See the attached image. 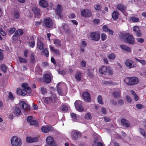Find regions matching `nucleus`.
<instances>
[{
  "mask_svg": "<svg viewBox=\"0 0 146 146\" xmlns=\"http://www.w3.org/2000/svg\"><path fill=\"white\" fill-rule=\"evenodd\" d=\"M120 38L125 42L129 44H133L134 43V38L132 35H130L128 33H121Z\"/></svg>",
  "mask_w": 146,
  "mask_h": 146,
  "instance_id": "1",
  "label": "nucleus"
},
{
  "mask_svg": "<svg viewBox=\"0 0 146 146\" xmlns=\"http://www.w3.org/2000/svg\"><path fill=\"white\" fill-rule=\"evenodd\" d=\"M22 87L23 88L22 89L17 88V94L19 95L25 96L28 92L31 93V88L29 87L28 84L26 83H23Z\"/></svg>",
  "mask_w": 146,
  "mask_h": 146,
  "instance_id": "2",
  "label": "nucleus"
},
{
  "mask_svg": "<svg viewBox=\"0 0 146 146\" xmlns=\"http://www.w3.org/2000/svg\"><path fill=\"white\" fill-rule=\"evenodd\" d=\"M11 143L12 146H21L22 144L21 139L16 136L12 137L11 139Z\"/></svg>",
  "mask_w": 146,
  "mask_h": 146,
  "instance_id": "3",
  "label": "nucleus"
},
{
  "mask_svg": "<svg viewBox=\"0 0 146 146\" xmlns=\"http://www.w3.org/2000/svg\"><path fill=\"white\" fill-rule=\"evenodd\" d=\"M19 104L20 108L24 110V112L25 114H27L29 113L30 110V107L25 102H19Z\"/></svg>",
  "mask_w": 146,
  "mask_h": 146,
  "instance_id": "4",
  "label": "nucleus"
},
{
  "mask_svg": "<svg viewBox=\"0 0 146 146\" xmlns=\"http://www.w3.org/2000/svg\"><path fill=\"white\" fill-rule=\"evenodd\" d=\"M90 36L92 40L96 41H98L100 38V33L99 31L91 32Z\"/></svg>",
  "mask_w": 146,
  "mask_h": 146,
  "instance_id": "5",
  "label": "nucleus"
},
{
  "mask_svg": "<svg viewBox=\"0 0 146 146\" xmlns=\"http://www.w3.org/2000/svg\"><path fill=\"white\" fill-rule=\"evenodd\" d=\"M74 104L76 109L77 111L80 112L83 111L84 109L82 106V101L79 100H76Z\"/></svg>",
  "mask_w": 146,
  "mask_h": 146,
  "instance_id": "6",
  "label": "nucleus"
},
{
  "mask_svg": "<svg viewBox=\"0 0 146 146\" xmlns=\"http://www.w3.org/2000/svg\"><path fill=\"white\" fill-rule=\"evenodd\" d=\"M63 86H65L66 87V84L64 83H59L57 85V89L58 94L62 96H65L66 94V92H62L60 88H62Z\"/></svg>",
  "mask_w": 146,
  "mask_h": 146,
  "instance_id": "7",
  "label": "nucleus"
},
{
  "mask_svg": "<svg viewBox=\"0 0 146 146\" xmlns=\"http://www.w3.org/2000/svg\"><path fill=\"white\" fill-rule=\"evenodd\" d=\"M82 16L84 17H89L91 16L92 13L90 10L88 9H82L81 11Z\"/></svg>",
  "mask_w": 146,
  "mask_h": 146,
  "instance_id": "8",
  "label": "nucleus"
},
{
  "mask_svg": "<svg viewBox=\"0 0 146 146\" xmlns=\"http://www.w3.org/2000/svg\"><path fill=\"white\" fill-rule=\"evenodd\" d=\"M81 135V133L78 131L76 130H73L71 131V137L73 139H77L78 138L80 137Z\"/></svg>",
  "mask_w": 146,
  "mask_h": 146,
  "instance_id": "9",
  "label": "nucleus"
},
{
  "mask_svg": "<svg viewBox=\"0 0 146 146\" xmlns=\"http://www.w3.org/2000/svg\"><path fill=\"white\" fill-rule=\"evenodd\" d=\"M82 98L84 101L87 102H90L91 100L90 94L87 91H85L83 93Z\"/></svg>",
  "mask_w": 146,
  "mask_h": 146,
  "instance_id": "10",
  "label": "nucleus"
},
{
  "mask_svg": "<svg viewBox=\"0 0 146 146\" xmlns=\"http://www.w3.org/2000/svg\"><path fill=\"white\" fill-rule=\"evenodd\" d=\"M46 143L51 146H57L54 142L53 138L50 136L47 137L46 139Z\"/></svg>",
  "mask_w": 146,
  "mask_h": 146,
  "instance_id": "11",
  "label": "nucleus"
},
{
  "mask_svg": "<svg viewBox=\"0 0 146 146\" xmlns=\"http://www.w3.org/2000/svg\"><path fill=\"white\" fill-rule=\"evenodd\" d=\"M46 97L45 98V101L47 104H48L51 102H55L57 99L54 94H53L51 97Z\"/></svg>",
  "mask_w": 146,
  "mask_h": 146,
  "instance_id": "12",
  "label": "nucleus"
},
{
  "mask_svg": "<svg viewBox=\"0 0 146 146\" xmlns=\"http://www.w3.org/2000/svg\"><path fill=\"white\" fill-rule=\"evenodd\" d=\"M53 128L50 126H43L41 127L42 131L45 133H48L53 130Z\"/></svg>",
  "mask_w": 146,
  "mask_h": 146,
  "instance_id": "13",
  "label": "nucleus"
},
{
  "mask_svg": "<svg viewBox=\"0 0 146 146\" xmlns=\"http://www.w3.org/2000/svg\"><path fill=\"white\" fill-rule=\"evenodd\" d=\"M108 66L103 65L101 66L99 69L100 73L102 74L106 75L107 73Z\"/></svg>",
  "mask_w": 146,
  "mask_h": 146,
  "instance_id": "14",
  "label": "nucleus"
},
{
  "mask_svg": "<svg viewBox=\"0 0 146 146\" xmlns=\"http://www.w3.org/2000/svg\"><path fill=\"white\" fill-rule=\"evenodd\" d=\"M44 23L45 25L48 27L50 28L53 26L52 22L49 18H47L45 19Z\"/></svg>",
  "mask_w": 146,
  "mask_h": 146,
  "instance_id": "15",
  "label": "nucleus"
},
{
  "mask_svg": "<svg viewBox=\"0 0 146 146\" xmlns=\"http://www.w3.org/2000/svg\"><path fill=\"white\" fill-rule=\"evenodd\" d=\"M117 8L118 9L122 12L125 15H127V14L125 12L126 7L123 5L119 4L117 5Z\"/></svg>",
  "mask_w": 146,
  "mask_h": 146,
  "instance_id": "16",
  "label": "nucleus"
},
{
  "mask_svg": "<svg viewBox=\"0 0 146 146\" xmlns=\"http://www.w3.org/2000/svg\"><path fill=\"white\" fill-rule=\"evenodd\" d=\"M26 140L28 143H33L37 141H38V138L37 137L32 138L30 137H27L26 138Z\"/></svg>",
  "mask_w": 146,
  "mask_h": 146,
  "instance_id": "17",
  "label": "nucleus"
},
{
  "mask_svg": "<svg viewBox=\"0 0 146 146\" xmlns=\"http://www.w3.org/2000/svg\"><path fill=\"white\" fill-rule=\"evenodd\" d=\"M133 61L131 60L127 59L125 60V63L126 66L131 68L134 67L133 64Z\"/></svg>",
  "mask_w": 146,
  "mask_h": 146,
  "instance_id": "18",
  "label": "nucleus"
},
{
  "mask_svg": "<svg viewBox=\"0 0 146 146\" xmlns=\"http://www.w3.org/2000/svg\"><path fill=\"white\" fill-rule=\"evenodd\" d=\"M23 33V32L22 29H19L18 30L15 32L14 35L13 36V40H14V39H15V37L19 36L20 35H22Z\"/></svg>",
  "mask_w": 146,
  "mask_h": 146,
  "instance_id": "19",
  "label": "nucleus"
},
{
  "mask_svg": "<svg viewBox=\"0 0 146 146\" xmlns=\"http://www.w3.org/2000/svg\"><path fill=\"white\" fill-rule=\"evenodd\" d=\"M39 5L42 7L46 8L48 6V3L45 0H40L39 1Z\"/></svg>",
  "mask_w": 146,
  "mask_h": 146,
  "instance_id": "20",
  "label": "nucleus"
},
{
  "mask_svg": "<svg viewBox=\"0 0 146 146\" xmlns=\"http://www.w3.org/2000/svg\"><path fill=\"white\" fill-rule=\"evenodd\" d=\"M121 123L122 125L125 127H129L130 126V123L129 121L123 118L121 119Z\"/></svg>",
  "mask_w": 146,
  "mask_h": 146,
  "instance_id": "21",
  "label": "nucleus"
},
{
  "mask_svg": "<svg viewBox=\"0 0 146 146\" xmlns=\"http://www.w3.org/2000/svg\"><path fill=\"white\" fill-rule=\"evenodd\" d=\"M120 48L123 50L128 53H130L131 51V49L130 47L124 45H120Z\"/></svg>",
  "mask_w": 146,
  "mask_h": 146,
  "instance_id": "22",
  "label": "nucleus"
},
{
  "mask_svg": "<svg viewBox=\"0 0 146 146\" xmlns=\"http://www.w3.org/2000/svg\"><path fill=\"white\" fill-rule=\"evenodd\" d=\"M139 82L138 79L135 77H131V85L137 84Z\"/></svg>",
  "mask_w": 146,
  "mask_h": 146,
  "instance_id": "23",
  "label": "nucleus"
},
{
  "mask_svg": "<svg viewBox=\"0 0 146 146\" xmlns=\"http://www.w3.org/2000/svg\"><path fill=\"white\" fill-rule=\"evenodd\" d=\"M133 31L135 32L138 36H141V34L140 32L139 29V27L137 26H135L133 27Z\"/></svg>",
  "mask_w": 146,
  "mask_h": 146,
  "instance_id": "24",
  "label": "nucleus"
},
{
  "mask_svg": "<svg viewBox=\"0 0 146 146\" xmlns=\"http://www.w3.org/2000/svg\"><path fill=\"white\" fill-rule=\"evenodd\" d=\"M37 48L40 50H42L44 48L43 43L39 40L37 41Z\"/></svg>",
  "mask_w": 146,
  "mask_h": 146,
  "instance_id": "25",
  "label": "nucleus"
},
{
  "mask_svg": "<svg viewBox=\"0 0 146 146\" xmlns=\"http://www.w3.org/2000/svg\"><path fill=\"white\" fill-rule=\"evenodd\" d=\"M44 81L47 83H49L51 80V77L49 74H45L43 76Z\"/></svg>",
  "mask_w": 146,
  "mask_h": 146,
  "instance_id": "26",
  "label": "nucleus"
},
{
  "mask_svg": "<svg viewBox=\"0 0 146 146\" xmlns=\"http://www.w3.org/2000/svg\"><path fill=\"white\" fill-rule=\"evenodd\" d=\"M70 115L73 119L75 121H77L80 118V116L79 115H76L74 113H72L70 114Z\"/></svg>",
  "mask_w": 146,
  "mask_h": 146,
  "instance_id": "27",
  "label": "nucleus"
},
{
  "mask_svg": "<svg viewBox=\"0 0 146 146\" xmlns=\"http://www.w3.org/2000/svg\"><path fill=\"white\" fill-rule=\"evenodd\" d=\"M62 8L61 6L60 5H58L57 6L56 12L57 15L60 17H61L62 15L61 13L62 11Z\"/></svg>",
  "mask_w": 146,
  "mask_h": 146,
  "instance_id": "28",
  "label": "nucleus"
},
{
  "mask_svg": "<svg viewBox=\"0 0 146 146\" xmlns=\"http://www.w3.org/2000/svg\"><path fill=\"white\" fill-rule=\"evenodd\" d=\"M32 11L36 16H38L40 15V12L39 9L36 7H34L33 8Z\"/></svg>",
  "mask_w": 146,
  "mask_h": 146,
  "instance_id": "29",
  "label": "nucleus"
},
{
  "mask_svg": "<svg viewBox=\"0 0 146 146\" xmlns=\"http://www.w3.org/2000/svg\"><path fill=\"white\" fill-rule=\"evenodd\" d=\"M119 15V13L117 11H114L112 14V18L114 20L117 19Z\"/></svg>",
  "mask_w": 146,
  "mask_h": 146,
  "instance_id": "30",
  "label": "nucleus"
},
{
  "mask_svg": "<svg viewBox=\"0 0 146 146\" xmlns=\"http://www.w3.org/2000/svg\"><path fill=\"white\" fill-rule=\"evenodd\" d=\"M13 113L16 116L20 115L21 113L20 109L18 108H16L13 111Z\"/></svg>",
  "mask_w": 146,
  "mask_h": 146,
  "instance_id": "31",
  "label": "nucleus"
},
{
  "mask_svg": "<svg viewBox=\"0 0 146 146\" xmlns=\"http://www.w3.org/2000/svg\"><path fill=\"white\" fill-rule=\"evenodd\" d=\"M20 17L19 13V12L17 11H15L13 14V20L15 19H18Z\"/></svg>",
  "mask_w": 146,
  "mask_h": 146,
  "instance_id": "32",
  "label": "nucleus"
},
{
  "mask_svg": "<svg viewBox=\"0 0 146 146\" xmlns=\"http://www.w3.org/2000/svg\"><path fill=\"white\" fill-rule=\"evenodd\" d=\"M84 117L87 120H91L92 119V116L91 113L90 112L87 113L85 115Z\"/></svg>",
  "mask_w": 146,
  "mask_h": 146,
  "instance_id": "33",
  "label": "nucleus"
},
{
  "mask_svg": "<svg viewBox=\"0 0 146 146\" xmlns=\"http://www.w3.org/2000/svg\"><path fill=\"white\" fill-rule=\"evenodd\" d=\"M139 131L141 134L145 138H146V133L145 130L143 128H140L139 129Z\"/></svg>",
  "mask_w": 146,
  "mask_h": 146,
  "instance_id": "34",
  "label": "nucleus"
},
{
  "mask_svg": "<svg viewBox=\"0 0 146 146\" xmlns=\"http://www.w3.org/2000/svg\"><path fill=\"white\" fill-rule=\"evenodd\" d=\"M60 42V40L57 39H55L54 40V44L57 47L61 46Z\"/></svg>",
  "mask_w": 146,
  "mask_h": 146,
  "instance_id": "35",
  "label": "nucleus"
},
{
  "mask_svg": "<svg viewBox=\"0 0 146 146\" xmlns=\"http://www.w3.org/2000/svg\"><path fill=\"white\" fill-rule=\"evenodd\" d=\"M49 47L50 50L51 51H52L53 52H54L57 54H59V51L58 50H57V49H54L53 47L51 46H50Z\"/></svg>",
  "mask_w": 146,
  "mask_h": 146,
  "instance_id": "36",
  "label": "nucleus"
},
{
  "mask_svg": "<svg viewBox=\"0 0 146 146\" xmlns=\"http://www.w3.org/2000/svg\"><path fill=\"white\" fill-rule=\"evenodd\" d=\"M42 54L47 57L49 55V52L48 50L46 48H45L42 51Z\"/></svg>",
  "mask_w": 146,
  "mask_h": 146,
  "instance_id": "37",
  "label": "nucleus"
},
{
  "mask_svg": "<svg viewBox=\"0 0 146 146\" xmlns=\"http://www.w3.org/2000/svg\"><path fill=\"white\" fill-rule=\"evenodd\" d=\"M124 81L127 84L131 85V78H126L124 80Z\"/></svg>",
  "mask_w": 146,
  "mask_h": 146,
  "instance_id": "38",
  "label": "nucleus"
},
{
  "mask_svg": "<svg viewBox=\"0 0 146 146\" xmlns=\"http://www.w3.org/2000/svg\"><path fill=\"white\" fill-rule=\"evenodd\" d=\"M113 96L115 98H118L120 97L121 93L120 91L114 92L113 93Z\"/></svg>",
  "mask_w": 146,
  "mask_h": 146,
  "instance_id": "39",
  "label": "nucleus"
},
{
  "mask_svg": "<svg viewBox=\"0 0 146 146\" xmlns=\"http://www.w3.org/2000/svg\"><path fill=\"white\" fill-rule=\"evenodd\" d=\"M35 42L33 40H32L31 41L28 42V45L31 47L33 48L35 45Z\"/></svg>",
  "mask_w": 146,
  "mask_h": 146,
  "instance_id": "40",
  "label": "nucleus"
},
{
  "mask_svg": "<svg viewBox=\"0 0 146 146\" xmlns=\"http://www.w3.org/2000/svg\"><path fill=\"white\" fill-rule=\"evenodd\" d=\"M81 73L80 72H78L75 76L76 79L78 81H80L81 80Z\"/></svg>",
  "mask_w": 146,
  "mask_h": 146,
  "instance_id": "41",
  "label": "nucleus"
},
{
  "mask_svg": "<svg viewBox=\"0 0 146 146\" xmlns=\"http://www.w3.org/2000/svg\"><path fill=\"white\" fill-rule=\"evenodd\" d=\"M131 94L133 96L135 100L136 101H137L139 99V97L135 93L134 91L132 90H131Z\"/></svg>",
  "mask_w": 146,
  "mask_h": 146,
  "instance_id": "42",
  "label": "nucleus"
},
{
  "mask_svg": "<svg viewBox=\"0 0 146 146\" xmlns=\"http://www.w3.org/2000/svg\"><path fill=\"white\" fill-rule=\"evenodd\" d=\"M108 58L110 60H113L115 58V56L114 54L111 53L108 56Z\"/></svg>",
  "mask_w": 146,
  "mask_h": 146,
  "instance_id": "43",
  "label": "nucleus"
},
{
  "mask_svg": "<svg viewBox=\"0 0 146 146\" xmlns=\"http://www.w3.org/2000/svg\"><path fill=\"white\" fill-rule=\"evenodd\" d=\"M18 58L21 63H25L27 62V60L26 59L22 58L20 56L18 57Z\"/></svg>",
  "mask_w": 146,
  "mask_h": 146,
  "instance_id": "44",
  "label": "nucleus"
},
{
  "mask_svg": "<svg viewBox=\"0 0 146 146\" xmlns=\"http://www.w3.org/2000/svg\"><path fill=\"white\" fill-rule=\"evenodd\" d=\"M98 102L101 104H103V102L102 101V97L100 95H99L98 97Z\"/></svg>",
  "mask_w": 146,
  "mask_h": 146,
  "instance_id": "45",
  "label": "nucleus"
},
{
  "mask_svg": "<svg viewBox=\"0 0 146 146\" xmlns=\"http://www.w3.org/2000/svg\"><path fill=\"white\" fill-rule=\"evenodd\" d=\"M30 123L31 125H34L36 126H37L38 125L37 122L35 120L33 119Z\"/></svg>",
  "mask_w": 146,
  "mask_h": 146,
  "instance_id": "46",
  "label": "nucleus"
},
{
  "mask_svg": "<svg viewBox=\"0 0 146 146\" xmlns=\"http://www.w3.org/2000/svg\"><path fill=\"white\" fill-rule=\"evenodd\" d=\"M107 38V36L106 34L104 33H102L101 34V38L102 41H104L106 40Z\"/></svg>",
  "mask_w": 146,
  "mask_h": 146,
  "instance_id": "47",
  "label": "nucleus"
},
{
  "mask_svg": "<svg viewBox=\"0 0 146 146\" xmlns=\"http://www.w3.org/2000/svg\"><path fill=\"white\" fill-rule=\"evenodd\" d=\"M15 31V29L14 28H12L8 30V33L11 35L13 34Z\"/></svg>",
  "mask_w": 146,
  "mask_h": 146,
  "instance_id": "48",
  "label": "nucleus"
},
{
  "mask_svg": "<svg viewBox=\"0 0 146 146\" xmlns=\"http://www.w3.org/2000/svg\"><path fill=\"white\" fill-rule=\"evenodd\" d=\"M135 59L137 62H139L140 63H141L142 65H144L146 63L145 62L144 60H140L139 59L137 58H135Z\"/></svg>",
  "mask_w": 146,
  "mask_h": 146,
  "instance_id": "49",
  "label": "nucleus"
},
{
  "mask_svg": "<svg viewBox=\"0 0 146 146\" xmlns=\"http://www.w3.org/2000/svg\"><path fill=\"white\" fill-rule=\"evenodd\" d=\"M61 109L63 111H68V108L67 106L65 105H64L62 106Z\"/></svg>",
  "mask_w": 146,
  "mask_h": 146,
  "instance_id": "50",
  "label": "nucleus"
},
{
  "mask_svg": "<svg viewBox=\"0 0 146 146\" xmlns=\"http://www.w3.org/2000/svg\"><path fill=\"white\" fill-rule=\"evenodd\" d=\"M67 25L65 24H64L62 25V27H60L59 28L60 30V31L62 30L61 31H63V30H62V29L64 30H65L66 29V28H67Z\"/></svg>",
  "mask_w": 146,
  "mask_h": 146,
  "instance_id": "51",
  "label": "nucleus"
},
{
  "mask_svg": "<svg viewBox=\"0 0 146 146\" xmlns=\"http://www.w3.org/2000/svg\"><path fill=\"white\" fill-rule=\"evenodd\" d=\"M107 72L111 75L113 74V70L109 66H108Z\"/></svg>",
  "mask_w": 146,
  "mask_h": 146,
  "instance_id": "52",
  "label": "nucleus"
},
{
  "mask_svg": "<svg viewBox=\"0 0 146 146\" xmlns=\"http://www.w3.org/2000/svg\"><path fill=\"white\" fill-rule=\"evenodd\" d=\"M1 69L4 72H5L7 71V68L6 66L4 64L1 65Z\"/></svg>",
  "mask_w": 146,
  "mask_h": 146,
  "instance_id": "53",
  "label": "nucleus"
},
{
  "mask_svg": "<svg viewBox=\"0 0 146 146\" xmlns=\"http://www.w3.org/2000/svg\"><path fill=\"white\" fill-rule=\"evenodd\" d=\"M30 62L32 63L34 62L35 60V57L34 56L32 55L30 57Z\"/></svg>",
  "mask_w": 146,
  "mask_h": 146,
  "instance_id": "54",
  "label": "nucleus"
},
{
  "mask_svg": "<svg viewBox=\"0 0 146 146\" xmlns=\"http://www.w3.org/2000/svg\"><path fill=\"white\" fill-rule=\"evenodd\" d=\"M131 19L132 20L133 22H137L139 21V19L138 18L135 17H131Z\"/></svg>",
  "mask_w": 146,
  "mask_h": 146,
  "instance_id": "55",
  "label": "nucleus"
},
{
  "mask_svg": "<svg viewBox=\"0 0 146 146\" xmlns=\"http://www.w3.org/2000/svg\"><path fill=\"white\" fill-rule=\"evenodd\" d=\"M100 22V21L99 19H95L93 20V23L95 25H97Z\"/></svg>",
  "mask_w": 146,
  "mask_h": 146,
  "instance_id": "56",
  "label": "nucleus"
},
{
  "mask_svg": "<svg viewBox=\"0 0 146 146\" xmlns=\"http://www.w3.org/2000/svg\"><path fill=\"white\" fill-rule=\"evenodd\" d=\"M94 7L95 9L96 10H100L101 9V7L100 5L98 4H96L95 5Z\"/></svg>",
  "mask_w": 146,
  "mask_h": 146,
  "instance_id": "57",
  "label": "nucleus"
},
{
  "mask_svg": "<svg viewBox=\"0 0 146 146\" xmlns=\"http://www.w3.org/2000/svg\"><path fill=\"white\" fill-rule=\"evenodd\" d=\"M68 17L70 19H74L76 17V15L74 13H71L68 15Z\"/></svg>",
  "mask_w": 146,
  "mask_h": 146,
  "instance_id": "58",
  "label": "nucleus"
},
{
  "mask_svg": "<svg viewBox=\"0 0 146 146\" xmlns=\"http://www.w3.org/2000/svg\"><path fill=\"white\" fill-rule=\"evenodd\" d=\"M112 82L111 81H104L103 82L102 84L104 85H107L110 84Z\"/></svg>",
  "mask_w": 146,
  "mask_h": 146,
  "instance_id": "59",
  "label": "nucleus"
},
{
  "mask_svg": "<svg viewBox=\"0 0 146 146\" xmlns=\"http://www.w3.org/2000/svg\"><path fill=\"white\" fill-rule=\"evenodd\" d=\"M103 29L104 31L107 32L109 29H108L107 26L106 25H104L103 27Z\"/></svg>",
  "mask_w": 146,
  "mask_h": 146,
  "instance_id": "60",
  "label": "nucleus"
},
{
  "mask_svg": "<svg viewBox=\"0 0 146 146\" xmlns=\"http://www.w3.org/2000/svg\"><path fill=\"white\" fill-rule=\"evenodd\" d=\"M40 91L41 93L43 94H44L46 92V91L45 89L42 88L40 89Z\"/></svg>",
  "mask_w": 146,
  "mask_h": 146,
  "instance_id": "61",
  "label": "nucleus"
},
{
  "mask_svg": "<svg viewBox=\"0 0 146 146\" xmlns=\"http://www.w3.org/2000/svg\"><path fill=\"white\" fill-rule=\"evenodd\" d=\"M58 74H60L62 75H63L65 74V72L63 70H59L58 71Z\"/></svg>",
  "mask_w": 146,
  "mask_h": 146,
  "instance_id": "62",
  "label": "nucleus"
},
{
  "mask_svg": "<svg viewBox=\"0 0 146 146\" xmlns=\"http://www.w3.org/2000/svg\"><path fill=\"white\" fill-rule=\"evenodd\" d=\"M9 98L11 100H13L14 99V97H13L12 94L11 92H10L9 93Z\"/></svg>",
  "mask_w": 146,
  "mask_h": 146,
  "instance_id": "63",
  "label": "nucleus"
},
{
  "mask_svg": "<svg viewBox=\"0 0 146 146\" xmlns=\"http://www.w3.org/2000/svg\"><path fill=\"white\" fill-rule=\"evenodd\" d=\"M126 98L127 102L129 103L131 102V99L129 96H126Z\"/></svg>",
  "mask_w": 146,
  "mask_h": 146,
  "instance_id": "64",
  "label": "nucleus"
}]
</instances>
